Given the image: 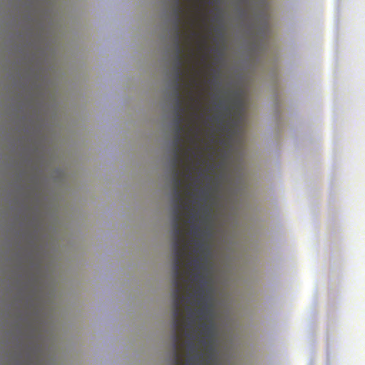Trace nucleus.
Segmentation results:
<instances>
[{
    "instance_id": "6",
    "label": "nucleus",
    "mask_w": 365,
    "mask_h": 365,
    "mask_svg": "<svg viewBox=\"0 0 365 365\" xmlns=\"http://www.w3.org/2000/svg\"><path fill=\"white\" fill-rule=\"evenodd\" d=\"M188 349H189V351H190L192 352H194L196 351V347L192 341H190L188 343Z\"/></svg>"
},
{
    "instance_id": "4",
    "label": "nucleus",
    "mask_w": 365,
    "mask_h": 365,
    "mask_svg": "<svg viewBox=\"0 0 365 365\" xmlns=\"http://www.w3.org/2000/svg\"><path fill=\"white\" fill-rule=\"evenodd\" d=\"M190 264H192L197 269H201L202 267L201 264V259L200 258L194 259L190 263H187L186 267H189Z\"/></svg>"
},
{
    "instance_id": "11",
    "label": "nucleus",
    "mask_w": 365,
    "mask_h": 365,
    "mask_svg": "<svg viewBox=\"0 0 365 365\" xmlns=\"http://www.w3.org/2000/svg\"><path fill=\"white\" fill-rule=\"evenodd\" d=\"M200 228L197 226L192 227V232L196 234L199 231Z\"/></svg>"
},
{
    "instance_id": "10",
    "label": "nucleus",
    "mask_w": 365,
    "mask_h": 365,
    "mask_svg": "<svg viewBox=\"0 0 365 365\" xmlns=\"http://www.w3.org/2000/svg\"><path fill=\"white\" fill-rule=\"evenodd\" d=\"M218 108H223L225 111H229L230 110L229 108L225 106H224L223 103H222L218 105Z\"/></svg>"
},
{
    "instance_id": "16",
    "label": "nucleus",
    "mask_w": 365,
    "mask_h": 365,
    "mask_svg": "<svg viewBox=\"0 0 365 365\" xmlns=\"http://www.w3.org/2000/svg\"><path fill=\"white\" fill-rule=\"evenodd\" d=\"M199 247L202 248L204 247V244L202 242L197 243Z\"/></svg>"
},
{
    "instance_id": "8",
    "label": "nucleus",
    "mask_w": 365,
    "mask_h": 365,
    "mask_svg": "<svg viewBox=\"0 0 365 365\" xmlns=\"http://www.w3.org/2000/svg\"><path fill=\"white\" fill-rule=\"evenodd\" d=\"M198 36V34L194 31H192L190 34V35L187 36L188 39H190L194 37H197Z\"/></svg>"
},
{
    "instance_id": "18",
    "label": "nucleus",
    "mask_w": 365,
    "mask_h": 365,
    "mask_svg": "<svg viewBox=\"0 0 365 365\" xmlns=\"http://www.w3.org/2000/svg\"><path fill=\"white\" fill-rule=\"evenodd\" d=\"M188 160H189V161H191V160H192L191 157H189V158H188Z\"/></svg>"
},
{
    "instance_id": "9",
    "label": "nucleus",
    "mask_w": 365,
    "mask_h": 365,
    "mask_svg": "<svg viewBox=\"0 0 365 365\" xmlns=\"http://www.w3.org/2000/svg\"><path fill=\"white\" fill-rule=\"evenodd\" d=\"M186 170L187 171V173L186 174V177H187V178L190 179L192 178V175H191V172H190V167H189V166L186 167Z\"/></svg>"
},
{
    "instance_id": "1",
    "label": "nucleus",
    "mask_w": 365,
    "mask_h": 365,
    "mask_svg": "<svg viewBox=\"0 0 365 365\" xmlns=\"http://www.w3.org/2000/svg\"><path fill=\"white\" fill-rule=\"evenodd\" d=\"M184 9L181 5V0L175 1V66L174 70L175 72V96L176 98L175 106V140L173 141L174 146V156L172 160L173 167V197L175 206L173 210V217L172 220V234L173 242L172 245L173 251V280L172 282H183L185 281L184 272L182 271L181 267L183 264V259L188 256L187 252V244L184 237V231L180 226L181 221V210L184 209L186 206L184 204V199L181 193V187L183 185V181L181 179L182 173L180 170L179 166L183 163L182 157V154L187 153H192V149L187 148L184 150L182 147L183 138L182 136V133L185 131V128L182 123L185 120L184 113L186 108L183 106V101L180 92L181 88V81L183 80L185 72L182 69L184 65V60L182 57L184 49L180 44V24L182 21L181 14H183Z\"/></svg>"
},
{
    "instance_id": "14",
    "label": "nucleus",
    "mask_w": 365,
    "mask_h": 365,
    "mask_svg": "<svg viewBox=\"0 0 365 365\" xmlns=\"http://www.w3.org/2000/svg\"><path fill=\"white\" fill-rule=\"evenodd\" d=\"M216 119H217V120L218 122H220V123H222V118L220 116H219V115H218V116H217V117H216Z\"/></svg>"
},
{
    "instance_id": "5",
    "label": "nucleus",
    "mask_w": 365,
    "mask_h": 365,
    "mask_svg": "<svg viewBox=\"0 0 365 365\" xmlns=\"http://www.w3.org/2000/svg\"><path fill=\"white\" fill-rule=\"evenodd\" d=\"M189 98L192 102H195L197 104V106L200 104L199 99L195 98L192 91L189 92Z\"/></svg>"
},
{
    "instance_id": "3",
    "label": "nucleus",
    "mask_w": 365,
    "mask_h": 365,
    "mask_svg": "<svg viewBox=\"0 0 365 365\" xmlns=\"http://www.w3.org/2000/svg\"><path fill=\"white\" fill-rule=\"evenodd\" d=\"M203 332L207 336H211L215 331V326L212 322L210 324L203 323L201 324Z\"/></svg>"
},
{
    "instance_id": "19",
    "label": "nucleus",
    "mask_w": 365,
    "mask_h": 365,
    "mask_svg": "<svg viewBox=\"0 0 365 365\" xmlns=\"http://www.w3.org/2000/svg\"><path fill=\"white\" fill-rule=\"evenodd\" d=\"M186 187H187V188H189V187H190V185H189V184H187V185H186Z\"/></svg>"
},
{
    "instance_id": "17",
    "label": "nucleus",
    "mask_w": 365,
    "mask_h": 365,
    "mask_svg": "<svg viewBox=\"0 0 365 365\" xmlns=\"http://www.w3.org/2000/svg\"><path fill=\"white\" fill-rule=\"evenodd\" d=\"M201 342H202V344H205V340H202V341H201Z\"/></svg>"
},
{
    "instance_id": "12",
    "label": "nucleus",
    "mask_w": 365,
    "mask_h": 365,
    "mask_svg": "<svg viewBox=\"0 0 365 365\" xmlns=\"http://www.w3.org/2000/svg\"><path fill=\"white\" fill-rule=\"evenodd\" d=\"M191 84L195 86L197 84V82L194 77H192L191 78Z\"/></svg>"
},
{
    "instance_id": "15",
    "label": "nucleus",
    "mask_w": 365,
    "mask_h": 365,
    "mask_svg": "<svg viewBox=\"0 0 365 365\" xmlns=\"http://www.w3.org/2000/svg\"><path fill=\"white\" fill-rule=\"evenodd\" d=\"M196 218V216L195 214L192 215L191 218L190 220V222H192L193 220Z\"/></svg>"
},
{
    "instance_id": "2",
    "label": "nucleus",
    "mask_w": 365,
    "mask_h": 365,
    "mask_svg": "<svg viewBox=\"0 0 365 365\" xmlns=\"http://www.w3.org/2000/svg\"><path fill=\"white\" fill-rule=\"evenodd\" d=\"M194 280H200L201 282V285L196 292L195 295L199 297V304L202 305V307L198 312L199 315L201 319H205L208 317H210L212 314L210 304L205 296V292L204 288L207 284L206 277L205 275H201L197 273L194 276Z\"/></svg>"
},
{
    "instance_id": "7",
    "label": "nucleus",
    "mask_w": 365,
    "mask_h": 365,
    "mask_svg": "<svg viewBox=\"0 0 365 365\" xmlns=\"http://www.w3.org/2000/svg\"><path fill=\"white\" fill-rule=\"evenodd\" d=\"M201 358H202V355H200V354L197 355V356H195V357H192V358L189 359L187 360V363H188V364H190L191 362L195 361H196V360H197V359H201Z\"/></svg>"
},
{
    "instance_id": "13",
    "label": "nucleus",
    "mask_w": 365,
    "mask_h": 365,
    "mask_svg": "<svg viewBox=\"0 0 365 365\" xmlns=\"http://www.w3.org/2000/svg\"><path fill=\"white\" fill-rule=\"evenodd\" d=\"M189 140L190 143H193L194 145H195V138H189Z\"/></svg>"
}]
</instances>
